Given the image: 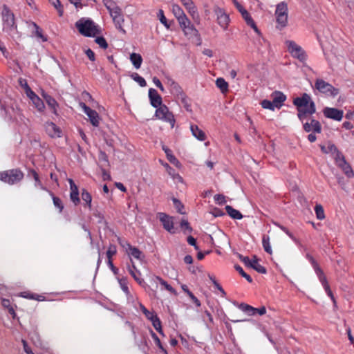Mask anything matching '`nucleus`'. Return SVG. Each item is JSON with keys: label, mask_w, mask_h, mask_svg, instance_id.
<instances>
[{"label": "nucleus", "mask_w": 354, "mask_h": 354, "mask_svg": "<svg viewBox=\"0 0 354 354\" xmlns=\"http://www.w3.org/2000/svg\"><path fill=\"white\" fill-rule=\"evenodd\" d=\"M293 104L297 107V116L301 121H304L308 115H313L316 111L315 104L307 93H303L301 97L293 100Z\"/></svg>", "instance_id": "nucleus-1"}, {"label": "nucleus", "mask_w": 354, "mask_h": 354, "mask_svg": "<svg viewBox=\"0 0 354 354\" xmlns=\"http://www.w3.org/2000/svg\"><path fill=\"white\" fill-rule=\"evenodd\" d=\"M75 26L79 32L86 37H95L99 33L98 27L90 19H81L76 22Z\"/></svg>", "instance_id": "nucleus-2"}, {"label": "nucleus", "mask_w": 354, "mask_h": 354, "mask_svg": "<svg viewBox=\"0 0 354 354\" xmlns=\"http://www.w3.org/2000/svg\"><path fill=\"white\" fill-rule=\"evenodd\" d=\"M1 14L4 31L10 32L17 28L14 14L6 5H3Z\"/></svg>", "instance_id": "nucleus-3"}, {"label": "nucleus", "mask_w": 354, "mask_h": 354, "mask_svg": "<svg viewBox=\"0 0 354 354\" xmlns=\"http://www.w3.org/2000/svg\"><path fill=\"white\" fill-rule=\"evenodd\" d=\"M24 178L23 172L18 169H10L0 172V180L9 185L15 184Z\"/></svg>", "instance_id": "nucleus-4"}, {"label": "nucleus", "mask_w": 354, "mask_h": 354, "mask_svg": "<svg viewBox=\"0 0 354 354\" xmlns=\"http://www.w3.org/2000/svg\"><path fill=\"white\" fill-rule=\"evenodd\" d=\"M315 88L319 93L333 97H335L339 93L338 88H335L333 85L320 78L315 80Z\"/></svg>", "instance_id": "nucleus-5"}, {"label": "nucleus", "mask_w": 354, "mask_h": 354, "mask_svg": "<svg viewBox=\"0 0 354 354\" xmlns=\"http://www.w3.org/2000/svg\"><path fill=\"white\" fill-rule=\"evenodd\" d=\"M155 116L159 120L169 123L171 128L174 127L176 122L173 113L169 111L166 105L162 104L156 108Z\"/></svg>", "instance_id": "nucleus-6"}, {"label": "nucleus", "mask_w": 354, "mask_h": 354, "mask_svg": "<svg viewBox=\"0 0 354 354\" xmlns=\"http://www.w3.org/2000/svg\"><path fill=\"white\" fill-rule=\"evenodd\" d=\"M309 259L313 266V268H314L321 283L322 284L324 290L327 292V295L332 299V300L333 301H335L334 296L332 293V291L330 289L326 277H325L322 270L319 268L317 263L315 261V260L312 257H310Z\"/></svg>", "instance_id": "nucleus-7"}, {"label": "nucleus", "mask_w": 354, "mask_h": 354, "mask_svg": "<svg viewBox=\"0 0 354 354\" xmlns=\"http://www.w3.org/2000/svg\"><path fill=\"white\" fill-rule=\"evenodd\" d=\"M286 44L288 52L293 57L298 59L300 62H304L306 59V55L304 50L294 41L288 40L286 41Z\"/></svg>", "instance_id": "nucleus-8"}, {"label": "nucleus", "mask_w": 354, "mask_h": 354, "mask_svg": "<svg viewBox=\"0 0 354 354\" xmlns=\"http://www.w3.org/2000/svg\"><path fill=\"white\" fill-rule=\"evenodd\" d=\"M80 106L82 109L84 113L88 116V120L93 127H97L100 125V117L97 112L91 109L85 103L80 102Z\"/></svg>", "instance_id": "nucleus-9"}, {"label": "nucleus", "mask_w": 354, "mask_h": 354, "mask_svg": "<svg viewBox=\"0 0 354 354\" xmlns=\"http://www.w3.org/2000/svg\"><path fill=\"white\" fill-rule=\"evenodd\" d=\"M214 12L216 15V20L218 25L224 30H226L230 22L229 16L219 7H216L214 8Z\"/></svg>", "instance_id": "nucleus-10"}, {"label": "nucleus", "mask_w": 354, "mask_h": 354, "mask_svg": "<svg viewBox=\"0 0 354 354\" xmlns=\"http://www.w3.org/2000/svg\"><path fill=\"white\" fill-rule=\"evenodd\" d=\"M323 113L326 118L336 121H341L344 116V111L335 108L326 107L323 110Z\"/></svg>", "instance_id": "nucleus-11"}, {"label": "nucleus", "mask_w": 354, "mask_h": 354, "mask_svg": "<svg viewBox=\"0 0 354 354\" xmlns=\"http://www.w3.org/2000/svg\"><path fill=\"white\" fill-rule=\"evenodd\" d=\"M111 17L115 25V27L121 31L122 33L125 34L126 31L122 27V24L124 21V17L122 15L121 9H116L115 11H113L111 13Z\"/></svg>", "instance_id": "nucleus-12"}, {"label": "nucleus", "mask_w": 354, "mask_h": 354, "mask_svg": "<svg viewBox=\"0 0 354 354\" xmlns=\"http://www.w3.org/2000/svg\"><path fill=\"white\" fill-rule=\"evenodd\" d=\"M45 130L51 138H59L62 136V130L55 123L47 122L45 124Z\"/></svg>", "instance_id": "nucleus-13"}, {"label": "nucleus", "mask_w": 354, "mask_h": 354, "mask_svg": "<svg viewBox=\"0 0 354 354\" xmlns=\"http://www.w3.org/2000/svg\"><path fill=\"white\" fill-rule=\"evenodd\" d=\"M159 219L162 222L164 228L170 233H174L173 218L165 213L159 214Z\"/></svg>", "instance_id": "nucleus-14"}, {"label": "nucleus", "mask_w": 354, "mask_h": 354, "mask_svg": "<svg viewBox=\"0 0 354 354\" xmlns=\"http://www.w3.org/2000/svg\"><path fill=\"white\" fill-rule=\"evenodd\" d=\"M149 97L150 103L154 108H158L160 105H162V97L158 93L157 91L154 88H149Z\"/></svg>", "instance_id": "nucleus-15"}, {"label": "nucleus", "mask_w": 354, "mask_h": 354, "mask_svg": "<svg viewBox=\"0 0 354 354\" xmlns=\"http://www.w3.org/2000/svg\"><path fill=\"white\" fill-rule=\"evenodd\" d=\"M69 184H70V189H71V193H70V198L71 201L75 205H78L80 202V198H79V190L77 186L75 184L74 181L69 178L68 180Z\"/></svg>", "instance_id": "nucleus-16"}, {"label": "nucleus", "mask_w": 354, "mask_h": 354, "mask_svg": "<svg viewBox=\"0 0 354 354\" xmlns=\"http://www.w3.org/2000/svg\"><path fill=\"white\" fill-rule=\"evenodd\" d=\"M168 84L170 87V93L175 95L178 99L183 96L185 93L183 92L181 86L172 79L168 80Z\"/></svg>", "instance_id": "nucleus-17"}, {"label": "nucleus", "mask_w": 354, "mask_h": 354, "mask_svg": "<svg viewBox=\"0 0 354 354\" xmlns=\"http://www.w3.org/2000/svg\"><path fill=\"white\" fill-rule=\"evenodd\" d=\"M304 129L306 132L313 131L314 133H320L322 131V126L319 121L311 119L310 122H306L304 124Z\"/></svg>", "instance_id": "nucleus-18"}, {"label": "nucleus", "mask_w": 354, "mask_h": 354, "mask_svg": "<svg viewBox=\"0 0 354 354\" xmlns=\"http://www.w3.org/2000/svg\"><path fill=\"white\" fill-rule=\"evenodd\" d=\"M180 1L194 19L199 18L197 9L192 0H180Z\"/></svg>", "instance_id": "nucleus-19"}, {"label": "nucleus", "mask_w": 354, "mask_h": 354, "mask_svg": "<svg viewBox=\"0 0 354 354\" xmlns=\"http://www.w3.org/2000/svg\"><path fill=\"white\" fill-rule=\"evenodd\" d=\"M128 270L134 280L141 286H144L145 285V281L142 278L140 277L141 273L139 270H137L133 263L132 262V268L130 266L128 267Z\"/></svg>", "instance_id": "nucleus-20"}, {"label": "nucleus", "mask_w": 354, "mask_h": 354, "mask_svg": "<svg viewBox=\"0 0 354 354\" xmlns=\"http://www.w3.org/2000/svg\"><path fill=\"white\" fill-rule=\"evenodd\" d=\"M272 101L276 108H281L283 102L286 100V96L281 91H274L272 95Z\"/></svg>", "instance_id": "nucleus-21"}, {"label": "nucleus", "mask_w": 354, "mask_h": 354, "mask_svg": "<svg viewBox=\"0 0 354 354\" xmlns=\"http://www.w3.org/2000/svg\"><path fill=\"white\" fill-rule=\"evenodd\" d=\"M190 130L193 136L200 141H204L206 139V135L203 131L198 128L196 124L190 125Z\"/></svg>", "instance_id": "nucleus-22"}, {"label": "nucleus", "mask_w": 354, "mask_h": 354, "mask_svg": "<svg viewBox=\"0 0 354 354\" xmlns=\"http://www.w3.org/2000/svg\"><path fill=\"white\" fill-rule=\"evenodd\" d=\"M127 250L128 254L137 259H142V252L136 247L131 246L129 243L126 242Z\"/></svg>", "instance_id": "nucleus-23"}, {"label": "nucleus", "mask_w": 354, "mask_h": 354, "mask_svg": "<svg viewBox=\"0 0 354 354\" xmlns=\"http://www.w3.org/2000/svg\"><path fill=\"white\" fill-rule=\"evenodd\" d=\"M225 210L228 215L233 219L240 220L243 218V215L241 214V213L239 211L234 209L230 205H226Z\"/></svg>", "instance_id": "nucleus-24"}, {"label": "nucleus", "mask_w": 354, "mask_h": 354, "mask_svg": "<svg viewBox=\"0 0 354 354\" xmlns=\"http://www.w3.org/2000/svg\"><path fill=\"white\" fill-rule=\"evenodd\" d=\"M41 95L45 99L48 105L53 109V113H56V107L57 106L56 100L44 91L42 92Z\"/></svg>", "instance_id": "nucleus-25"}, {"label": "nucleus", "mask_w": 354, "mask_h": 354, "mask_svg": "<svg viewBox=\"0 0 354 354\" xmlns=\"http://www.w3.org/2000/svg\"><path fill=\"white\" fill-rule=\"evenodd\" d=\"M130 60L136 69L140 68L142 58L140 54L133 53L130 55Z\"/></svg>", "instance_id": "nucleus-26"}, {"label": "nucleus", "mask_w": 354, "mask_h": 354, "mask_svg": "<svg viewBox=\"0 0 354 354\" xmlns=\"http://www.w3.org/2000/svg\"><path fill=\"white\" fill-rule=\"evenodd\" d=\"M154 282H159L167 290L173 294H176V290L164 279L159 276H155L153 278Z\"/></svg>", "instance_id": "nucleus-27"}, {"label": "nucleus", "mask_w": 354, "mask_h": 354, "mask_svg": "<svg viewBox=\"0 0 354 354\" xmlns=\"http://www.w3.org/2000/svg\"><path fill=\"white\" fill-rule=\"evenodd\" d=\"M284 15H288V6L286 3L281 2L277 6L275 15L276 17H278L283 16Z\"/></svg>", "instance_id": "nucleus-28"}, {"label": "nucleus", "mask_w": 354, "mask_h": 354, "mask_svg": "<svg viewBox=\"0 0 354 354\" xmlns=\"http://www.w3.org/2000/svg\"><path fill=\"white\" fill-rule=\"evenodd\" d=\"M250 268H253L259 273H261V274L266 273V269L263 266H261V264L259 263L258 259H257V257L255 256L254 257V258L252 259V261L251 263Z\"/></svg>", "instance_id": "nucleus-29"}, {"label": "nucleus", "mask_w": 354, "mask_h": 354, "mask_svg": "<svg viewBox=\"0 0 354 354\" xmlns=\"http://www.w3.org/2000/svg\"><path fill=\"white\" fill-rule=\"evenodd\" d=\"M234 3L236 6V8L241 13V15L243 18L245 20V21H248L250 19L252 18L249 12L238 1L234 0Z\"/></svg>", "instance_id": "nucleus-30"}, {"label": "nucleus", "mask_w": 354, "mask_h": 354, "mask_svg": "<svg viewBox=\"0 0 354 354\" xmlns=\"http://www.w3.org/2000/svg\"><path fill=\"white\" fill-rule=\"evenodd\" d=\"M239 308L247 313L248 315H254L256 314V308H254L248 304H241L239 305Z\"/></svg>", "instance_id": "nucleus-31"}, {"label": "nucleus", "mask_w": 354, "mask_h": 354, "mask_svg": "<svg viewBox=\"0 0 354 354\" xmlns=\"http://www.w3.org/2000/svg\"><path fill=\"white\" fill-rule=\"evenodd\" d=\"M81 196H82V201L88 207L89 209L91 210V202H92L91 195L86 189H82Z\"/></svg>", "instance_id": "nucleus-32"}, {"label": "nucleus", "mask_w": 354, "mask_h": 354, "mask_svg": "<svg viewBox=\"0 0 354 354\" xmlns=\"http://www.w3.org/2000/svg\"><path fill=\"white\" fill-rule=\"evenodd\" d=\"M216 85L223 93L227 92L228 90V84L222 77H219L216 80Z\"/></svg>", "instance_id": "nucleus-33"}, {"label": "nucleus", "mask_w": 354, "mask_h": 354, "mask_svg": "<svg viewBox=\"0 0 354 354\" xmlns=\"http://www.w3.org/2000/svg\"><path fill=\"white\" fill-rule=\"evenodd\" d=\"M185 35L187 37H192L196 36L198 35V30L194 28V26L190 24L186 28L183 29Z\"/></svg>", "instance_id": "nucleus-34"}, {"label": "nucleus", "mask_w": 354, "mask_h": 354, "mask_svg": "<svg viewBox=\"0 0 354 354\" xmlns=\"http://www.w3.org/2000/svg\"><path fill=\"white\" fill-rule=\"evenodd\" d=\"M1 304L2 306L7 308L8 310V312L9 313L12 315L13 317H15L16 314H15V310L14 308H12V306H11V302L9 299H1Z\"/></svg>", "instance_id": "nucleus-35"}, {"label": "nucleus", "mask_w": 354, "mask_h": 354, "mask_svg": "<svg viewBox=\"0 0 354 354\" xmlns=\"http://www.w3.org/2000/svg\"><path fill=\"white\" fill-rule=\"evenodd\" d=\"M32 26H34L35 31V35L38 38H40L42 41H46L48 40V38L46 35H44L42 32V30L40 28L39 26H38L35 22L32 23Z\"/></svg>", "instance_id": "nucleus-36"}, {"label": "nucleus", "mask_w": 354, "mask_h": 354, "mask_svg": "<svg viewBox=\"0 0 354 354\" xmlns=\"http://www.w3.org/2000/svg\"><path fill=\"white\" fill-rule=\"evenodd\" d=\"M262 244L263 247L266 252L271 254H272V248L270 243V237L268 236L264 235L262 239Z\"/></svg>", "instance_id": "nucleus-37"}, {"label": "nucleus", "mask_w": 354, "mask_h": 354, "mask_svg": "<svg viewBox=\"0 0 354 354\" xmlns=\"http://www.w3.org/2000/svg\"><path fill=\"white\" fill-rule=\"evenodd\" d=\"M130 76L140 86L145 87L147 85L145 80L142 77L140 76L137 73H133Z\"/></svg>", "instance_id": "nucleus-38"}, {"label": "nucleus", "mask_w": 354, "mask_h": 354, "mask_svg": "<svg viewBox=\"0 0 354 354\" xmlns=\"http://www.w3.org/2000/svg\"><path fill=\"white\" fill-rule=\"evenodd\" d=\"M162 149L167 155V158L168 160L171 163L176 165L179 162L178 160H177V158L172 154V152L169 149L166 148L165 147H163Z\"/></svg>", "instance_id": "nucleus-39"}, {"label": "nucleus", "mask_w": 354, "mask_h": 354, "mask_svg": "<svg viewBox=\"0 0 354 354\" xmlns=\"http://www.w3.org/2000/svg\"><path fill=\"white\" fill-rule=\"evenodd\" d=\"M104 5L106 8V9L109 10L110 15H111V13L113 11H115L116 9H120L118 6H117L113 1L111 0H104Z\"/></svg>", "instance_id": "nucleus-40"}, {"label": "nucleus", "mask_w": 354, "mask_h": 354, "mask_svg": "<svg viewBox=\"0 0 354 354\" xmlns=\"http://www.w3.org/2000/svg\"><path fill=\"white\" fill-rule=\"evenodd\" d=\"M120 286L122 291L126 294L127 296L130 295V292L128 288V282L126 278H122L118 279Z\"/></svg>", "instance_id": "nucleus-41"}, {"label": "nucleus", "mask_w": 354, "mask_h": 354, "mask_svg": "<svg viewBox=\"0 0 354 354\" xmlns=\"http://www.w3.org/2000/svg\"><path fill=\"white\" fill-rule=\"evenodd\" d=\"M277 23L279 26L277 28H283L286 26L288 23V15L278 16L276 17Z\"/></svg>", "instance_id": "nucleus-42"}, {"label": "nucleus", "mask_w": 354, "mask_h": 354, "mask_svg": "<svg viewBox=\"0 0 354 354\" xmlns=\"http://www.w3.org/2000/svg\"><path fill=\"white\" fill-rule=\"evenodd\" d=\"M50 3L57 10L59 16L62 17L64 13L63 6L59 0H49Z\"/></svg>", "instance_id": "nucleus-43"}, {"label": "nucleus", "mask_w": 354, "mask_h": 354, "mask_svg": "<svg viewBox=\"0 0 354 354\" xmlns=\"http://www.w3.org/2000/svg\"><path fill=\"white\" fill-rule=\"evenodd\" d=\"M316 217L319 220H323L325 218L323 207L320 204H317L315 207Z\"/></svg>", "instance_id": "nucleus-44"}, {"label": "nucleus", "mask_w": 354, "mask_h": 354, "mask_svg": "<svg viewBox=\"0 0 354 354\" xmlns=\"http://www.w3.org/2000/svg\"><path fill=\"white\" fill-rule=\"evenodd\" d=\"M32 102L33 103V104L35 105V108L39 111H44V109L45 108V106H44V104L43 101L41 100V99L39 96H37L36 97H35V99L32 100Z\"/></svg>", "instance_id": "nucleus-45"}, {"label": "nucleus", "mask_w": 354, "mask_h": 354, "mask_svg": "<svg viewBox=\"0 0 354 354\" xmlns=\"http://www.w3.org/2000/svg\"><path fill=\"white\" fill-rule=\"evenodd\" d=\"M149 320L152 322L153 326L155 328V329L157 331H158V333H160V334H162V330L161 328V322L159 318L157 317V315H156L155 316H153V317H152L151 319Z\"/></svg>", "instance_id": "nucleus-46"}, {"label": "nucleus", "mask_w": 354, "mask_h": 354, "mask_svg": "<svg viewBox=\"0 0 354 354\" xmlns=\"http://www.w3.org/2000/svg\"><path fill=\"white\" fill-rule=\"evenodd\" d=\"M172 12L177 19L185 15L182 8L178 5L173 6Z\"/></svg>", "instance_id": "nucleus-47"}, {"label": "nucleus", "mask_w": 354, "mask_h": 354, "mask_svg": "<svg viewBox=\"0 0 354 354\" xmlns=\"http://www.w3.org/2000/svg\"><path fill=\"white\" fill-rule=\"evenodd\" d=\"M50 194L52 196V198H53V204H54L55 207H57V209H59V212H62L64 209V205H63L62 201H61V199L55 196L53 194Z\"/></svg>", "instance_id": "nucleus-48"}, {"label": "nucleus", "mask_w": 354, "mask_h": 354, "mask_svg": "<svg viewBox=\"0 0 354 354\" xmlns=\"http://www.w3.org/2000/svg\"><path fill=\"white\" fill-rule=\"evenodd\" d=\"M172 201L178 212H179L181 214H184L185 212L183 211V209H184V205H183V203L176 198H173Z\"/></svg>", "instance_id": "nucleus-49"}, {"label": "nucleus", "mask_w": 354, "mask_h": 354, "mask_svg": "<svg viewBox=\"0 0 354 354\" xmlns=\"http://www.w3.org/2000/svg\"><path fill=\"white\" fill-rule=\"evenodd\" d=\"M236 271L239 272V274L244 277L248 282L251 283L252 281V277L248 275L247 273L244 272L243 268L239 265H235L234 266Z\"/></svg>", "instance_id": "nucleus-50"}, {"label": "nucleus", "mask_w": 354, "mask_h": 354, "mask_svg": "<svg viewBox=\"0 0 354 354\" xmlns=\"http://www.w3.org/2000/svg\"><path fill=\"white\" fill-rule=\"evenodd\" d=\"M261 106L263 109H270L273 111L274 108H276L275 104L273 101H270L268 100H264L261 102Z\"/></svg>", "instance_id": "nucleus-51"}, {"label": "nucleus", "mask_w": 354, "mask_h": 354, "mask_svg": "<svg viewBox=\"0 0 354 354\" xmlns=\"http://www.w3.org/2000/svg\"><path fill=\"white\" fill-rule=\"evenodd\" d=\"M177 20H178V21L180 24V26L182 29H184L185 28H186L187 26H189L191 24V21L187 17L186 15L180 17V19H178Z\"/></svg>", "instance_id": "nucleus-52"}, {"label": "nucleus", "mask_w": 354, "mask_h": 354, "mask_svg": "<svg viewBox=\"0 0 354 354\" xmlns=\"http://www.w3.org/2000/svg\"><path fill=\"white\" fill-rule=\"evenodd\" d=\"M158 17H159L160 21L168 29L169 28V24H168L167 19L164 15V12L162 10H159L158 12Z\"/></svg>", "instance_id": "nucleus-53"}, {"label": "nucleus", "mask_w": 354, "mask_h": 354, "mask_svg": "<svg viewBox=\"0 0 354 354\" xmlns=\"http://www.w3.org/2000/svg\"><path fill=\"white\" fill-rule=\"evenodd\" d=\"M342 169L348 178H353L354 176V172L348 163Z\"/></svg>", "instance_id": "nucleus-54"}, {"label": "nucleus", "mask_w": 354, "mask_h": 354, "mask_svg": "<svg viewBox=\"0 0 354 354\" xmlns=\"http://www.w3.org/2000/svg\"><path fill=\"white\" fill-rule=\"evenodd\" d=\"M140 308L148 319H151L156 315L153 312H150L141 304H140Z\"/></svg>", "instance_id": "nucleus-55"}, {"label": "nucleus", "mask_w": 354, "mask_h": 354, "mask_svg": "<svg viewBox=\"0 0 354 354\" xmlns=\"http://www.w3.org/2000/svg\"><path fill=\"white\" fill-rule=\"evenodd\" d=\"M25 88H26V95L30 98V100L32 101L35 99L37 95L35 94L34 91L31 90V88L29 87V86L27 84V83H25Z\"/></svg>", "instance_id": "nucleus-56"}, {"label": "nucleus", "mask_w": 354, "mask_h": 354, "mask_svg": "<svg viewBox=\"0 0 354 354\" xmlns=\"http://www.w3.org/2000/svg\"><path fill=\"white\" fill-rule=\"evenodd\" d=\"M117 250L114 245H110L108 250L106 251V257L108 259H111L112 256L115 254Z\"/></svg>", "instance_id": "nucleus-57"}, {"label": "nucleus", "mask_w": 354, "mask_h": 354, "mask_svg": "<svg viewBox=\"0 0 354 354\" xmlns=\"http://www.w3.org/2000/svg\"><path fill=\"white\" fill-rule=\"evenodd\" d=\"M95 42L102 48L106 49L108 47V44L105 39L102 37H97L95 39Z\"/></svg>", "instance_id": "nucleus-58"}, {"label": "nucleus", "mask_w": 354, "mask_h": 354, "mask_svg": "<svg viewBox=\"0 0 354 354\" xmlns=\"http://www.w3.org/2000/svg\"><path fill=\"white\" fill-rule=\"evenodd\" d=\"M214 199L218 205H223L226 202L225 196L222 194H216Z\"/></svg>", "instance_id": "nucleus-59"}, {"label": "nucleus", "mask_w": 354, "mask_h": 354, "mask_svg": "<svg viewBox=\"0 0 354 354\" xmlns=\"http://www.w3.org/2000/svg\"><path fill=\"white\" fill-rule=\"evenodd\" d=\"M178 100H180L181 101V102L183 104L184 107L186 109V110L189 111L190 105L189 104V100H188L187 95L185 94L183 96L180 97Z\"/></svg>", "instance_id": "nucleus-60"}, {"label": "nucleus", "mask_w": 354, "mask_h": 354, "mask_svg": "<svg viewBox=\"0 0 354 354\" xmlns=\"http://www.w3.org/2000/svg\"><path fill=\"white\" fill-rule=\"evenodd\" d=\"M152 337L153 338L155 342L156 343L157 346L159 347L160 349H161L162 351H164L167 354L166 350L163 348V346L161 344L160 340L158 338V337L152 332Z\"/></svg>", "instance_id": "nucleus-61"}, {"label": "nucleus", "mask_w": 354, "mask_h": 354, "mask_svg": "<svg viewBox=\"0 0 354 354\" xmlns=\"http://www.w3.org/2000/svg\"><path fill=\"white\" fill-rule=\"evenodd\" d=\"M239 259L243 262L244 263V264L248 266V267H250V265H251V263L252 261V259H250V258L248 257H244L241 254H239Z\"/></svg>", "instance_id": "nucleus-62"}, {"label": "nucleus", "mask_w": 354, "mask_h": 354, "mask_svg": "<svg viewBox=\"0 0 354 354\" xmlns=\"http://www.w3.org/2000/svg\"><path fill=\"white\" fill-rule=\"evenodd\" d=\"M187 243L189 245L194 246L195 250H198L199 249L198 247L196 245V240L193 236H189L187 237Z\"/></svg>", "instance_id": "nucleus-63"}, {"label": "nucleus", "mask_w": 354, "mask_h": 354, "mask_svg": "<svg viewBox=\"0 0 354 354\" xmlns=\"http://www.w3.org/2000/svg\"><path fill=\"white\" fill-rule=\"evenodd\" d=\"M153 82L158 88H160V90L161 91H165L164 87H163L161 82L160 81V80L158 77H153Z\"/></svg>", "instance_id": "nucleus-64"}]
</instances>
